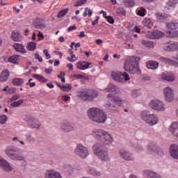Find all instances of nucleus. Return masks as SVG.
<instances>
[{
    "instance_id": "obj_1",
    "label": "nucleus",
    "mask_w": 178,
    "mask_h": 178,
    "mask_svg": "<svg viewBox=\"0 0 178 178\" xmlns=\"http://www.w3.org/2000/svg\"><path fill=\"white\" fill-rule=\"evenodd\" d=\"M92 136L100 141V143H103L105 145H112L113 141H115V139L111 133L102 129H93Z\"/></svg>"
},
{
    "instance_id": "obj_2",
    "label": "nucleus",
    "mask_w": 178,
    "mask_h": 178,
    "mask_svg": "<svg viewBox=\"0 0 178 178\" xmlns=\"http://www.w3.org/2000/svg\"><path fill=\"white\" fill-rule=\"evenodd\" d=\"M88 116L92 122L104 124L106 122L108 117L104 111L99 108L91 107L88 110Z\"/></svg>"
},
{
    "instance_id": "obj_3",
    "label": "nucleus",
    "mask_w": 178,
    "mask_h": 178,
    "mask_svg": "<svg viewBox=\"0 0 178 178\" xmlns=\"http://www.w3.org/2000/svg\"><path fill=\"white\" fill-rule=\"evenodd\" d=\"M138 57H131L127 60L124 63V69L126 72H129L131 74H139L141 72L140 66L138 65Z\"/></svg>"
},
{
    "instance_id": "obj_4",
    "label": "nucleus",
    "mask_w": 178,
    "mask_h": 178,
    "mask_svg": "<svg viewBox=\"0 0 178 178\" xmlns=\"http://www.w3.org/2000/svg\"><path fill=\"white\" fill-rule=\"evenodd\" d=\"M140 118L148 126L152 127L159 123V116L155 113H151L149 111L145 110L140 113Z\"/></svg>"
},
{
    "instance_id": "obj_5",
    "label": "nucleus",
    "mask_w": 178,
    "mask_h": 178,
    "mask_svg": "<svg viewBox=\"0 0 178 178\" xmlns=\"http://www.w3.org/2000/svg\"><path fill=\"white\" fill-rule=\"evenodd\" d=\"M107 98L108 102L106 104L105 106L108 111H116V109H118L116 105H118V106H123V105H124V100L116 97L112 94H108Z\"/></svg>"
},
{
    "instance_id": "obj_6",
    "label": "nucleus",
    "mask_w": 178,
    "mask_h": 178,
    "mask_svg": "<svg viewBox=\"0 0 178 178\" xmlns=\"http://www.w3.org/2000/svg\"><path fill=\"white\" fill-rule=\"evenodd\" d=\"M77 97L83 101H92V99L98 97V92L85 89L79 91L77 92Z\"/></svg>"
},
{
    "instance_id": "obj_7",
    "label": "nucleus",
    "mask_w": 178,
    "mask_h": 178,
    "mask_svg": "<svg viewBox=\"0 0 178 178\" xmlns=\"http://www.w3.org/2000/svg\"><path fill=\"white\" fill-rule=\"evenodd\" d=\"M149 106L156 112H165L166 111V105L163 102L159 99L151 100Z\"/></svg>"
},
{
    "instance_id": "obj_8",
    "label": "nucleus",
    "mask_w": 178,
    "mask_h": 178,
    "mask_svg": "<svg viewBox=\"0 0 178 178\" xmlns=\"http://www.w3.org/2000/svg\"><path fill=\"white\" fill-rule=\"evenodd\" d=\"M111 77L115 81H118V83H123V81H129L130 80V76L127 72L122 74V72H113L111 73Z\"/></svg>"
},
{
    "instance_id": "obj_9",
    "label": "nucleus",
    "mask_w": 178,
    "mask_h": 178,
    "mask_svg": "<svg viewBox=\"0 0 178 178\" xmlns=\"http://www.w3.org/2000/svg\"><path fill=\"white\" fill-rule=\"evenodd\" d=\"M23 119L25 122H27L28 126L31 129H38L41 127V122L30 115H24Z\"/></svg>"
},
{
    "instance_id": "obj_10",
    "label": "nucleus",
    "mask_w": 178,
    "mask_h": 178,
    "mask_svg": "<svg viewBox=\"0 0 178 178\" xmlns=\"http://www.w3.org/2000/svg\"><path fill=\"white\" fill-rule=\"evenodd\" d=\"M163 95L166 102H173L175 101V90L173 88L167 86L163 88Z\"/></svg>"
},
{
    "instance_id": "obj_11",
    "label": "nucleus",
    "mask_w": 178,
    "mask_h": 178,
    "mask_svg": "<svg viewBox=\"0 0 178 178\" xmlns=\"http://www.w3.org/2000/svg\"><path fill=\"white\" fill-rule=\"evenodd\" d=\"M74 154L79 156H88V155H90V152H88V149L83 145V144L79 143L76 145L74 149Z\"/></svg>"
},
{
    "instance_id": "obj_12",
    "label": "nucleus",
    "mask_w": 178,
    "mask_h": 178,
    "mask_svg": "<svg viewBox=\"0 0 178 178\" xmlns=\"http://www.w3.org/2000/svg\"><path fill=\"white\" fill-rule=\"evenodd\" d=\"M93 152L97 156H108L109 152L108 149H101V144L96 143L92 147Z\"/></svg>"
},
{
    "instance_id": "obj_13",
    "label": "nucleus",
    "mask_w": 178,
    "mask_h": 178,
    "mask_svg": "<svg viewBox=\"0 0 178 178\" xmlns=\"http://www.w3.org/2000/svg\"><path fill=\"white\" fill-rule=\"evenodd\" d=\"M60 127L63 133H70V131L74 130V124L70 122H65L61 124Z\"/></svg>"
},
{
    "instance_id": "obj_14",
    "label": "nucleus",
    "mask_w": 178,
    "mask_h": 178,
    "mask_svg": "<svg viewBox=\"0 0 178 178\" xmlns=\"http://www.w3.org/2000/svg\"><path fill=\"white\" fill-rule=\"evenodd\" d=\"M33 24L34 27H35L36 29H40V30H44V29L47 27L45 23H44V19L40 18L38 17L33 19Z\"/></svg>"
},
{
    "instance_id": "obj_15",
    "label": "nucleus",
    "mask_w": 178,
    "mask_h": 178,
    "mask_svg": "<svg viewBox=\"0 0 178 178\" xmlns=\"http://www.w3.org/2000/svg\"><path fill=\"white\" fill-rule=\"evenodd\" d=\"M163 49L165 51H176L178 49V42H170L164 44Z\"/></svg>"
},
{
    "instance_id": "obj_16",
    "label": "nucleus",
    "mask_w": 178,
    "mask_h": 178,
    "mask_svg": "<svg viewBox=\"0 0 178 178\" xmlns=\"http://www.w3.org/2000/svg\"><path fill=\"white\" fill-rule=\"evenodd\" d=\"M162 80L173 82L175 80V74L172 72H165L161 74Z\"/></svg>"
},
{
    "instance_id": "obj_17",
    "label": "nucleus",
    "mask_w": 178,
    "mask_h": 178,
    "mask_svg": "<svg viewBox=\"0 0 178 178\" xmlns=\"http://www.w3.org/2000/svg\"><path fill=\"white\" fill-rule=\"evenodd\" d=\"M46 178H62V175L59 172L55 171L54 170H50L47 172L45 175Z\"/></svg>"
},
{
    "instance_id": "obj_18",
    "label": "nucleus",
    "mask_w": 178,
    "mask_h": 178,
    "mask_svg": "<svg viewBox=\"0 0 178 178\" xmlns=\"http://www.w3.org/2000/svg\"><path fill=\"white\" fill-rule=\"evenodd\" d=\"M0 166L6 170V172H12V166L4 159H0Z\"/></svg>"
},
{
    "instance_id": "obj_19",
    "label": "nucleus",
    "mask_w": 178,
    "mask_h": 178,
    "mask_svg": "<svg viewBox=\"0 0 178 178\" xmlns=\"http://www.w3.org/2000/svg\"><path fill=\"white\" fill-rule=\"evenodd\" d=\"M169 152L170 154V156H178V145L177 144L170 145Z\"/></svg>"
},
{
    "instance_id": "obj_20",
    "label": "nucleus",
    "mask_w": 178,
    "mask_h": 178,
    "mask_svg": "<svg viewBox=\"0 0 178 178\" xmlns=\"http://www.w3.org/2000/svg\"><path fill=\"white\" fill-rule=\"evenodd\" d=\"M91 63L85 61H80L76 63V67L79 70H86V69H88L89 66Z\"/></svg>"
},
{
    "instance_id": "obj_21",
    "label": "nucleus",
    "mask_w": 178,
    "mask_h": 178,
    "mask_svg": "<svg viewBox=\"0 0 178 178\" xmlns=\"http://www.w3.org/2000/svg\"><path fill=\"white\" fill-rule=\"evenodd\" d=\"M146 66L147 69H150L151 70H155V69H158L159 66V63L156 61L149 60L146 63Z\"/></svg>"
},
{
    "instance_id": "obj_22",
    "label": "nucleus",
    "mask_w": 178,
    "mask_h": 178,
    "mask_svg": "<svg viewBox=\"0 0 178 178\" xmlns=\"http://www.w3.org/2000/svg\"><path fill=\"white\" fill-rule=\"evenodd\" d=\"M130 95L131 97H132V98H135V99H137V98L141 99L143 97V93H141V92L138 89H134L131 91Z\"/></svg>"
},
{
    "instance_id": "obj_23",
    "label": "nucleus",
    "mask_w": 178,
    "mask_h": 178,
    "mask_svg": "<svg viewBox=\"0 0 178 178\" xmlns=\"http://www.w3.org/2000/svg\"><path fill=\"white\" fill-rule=\"evenodd\" d=\"M143 173L145 178H161L158 174L150 170H145Z\"/></svg>"
},
{
    "instance_id": "obj_24",
    "label": "nucleus",
    "mask_w": 178,
    "mask_h": 178,
    "mask_svg": "<svg viewBox=\"0 0 178 178\" xmlns=\"http://www.w3.org/2000/svg\"><path fill=\"white\" fill-rule=\"evenodd\" d=\"M6 154L10 156H13L17 152V149L13 146H9L6 149Z\"/></svg>"
},
{
    "instance_id": "obj_25",
    "label": "nucleus",
    "mask_w": 178,
    "mask_h": 178,
    "mask_svg": "<svg viewBox=\"0 0 178 178\" xmlns=\"http://www.w3.org/2000/svg\"><path fill=\"white\" fill-rule=\"evenodd\" d=\"M9 76H10V74L8 70L3 71L0 75V81H6L9 79Z\"/></svg>"
},
{
    "instance_id": "obj_26",
    "label": "nucleus",
    "mask_w": 178,
    "mask_h": 178,
    "mask_svg": "<svg viewBox=\"0 0 178 178\" xmlns=\"http://www.w3.org/2000/svg\"><path fill=\"white\" fill-rule=\"evenodd\" d=\"M178 3V0H169L165 6L166 9L170 10V9H174L176 5Z\"/></svg>"
},
{
    "instance_id": "obj_27",
    "label": "nucleus",
    "mask_w": 178,
    "mask_h": 178,
    "mask_svg": "<svg viewBox=\"0 0 178 178\" xmlns=\"http://www.w3.org/2000/svg\"><path fill=\"white\" fill-rule=\"evenodd\" d=\"M14 49L17 51V52H21L22 54H26V49H24V46L22 44L15 43L13 45Z\"/></svg>"
},
{
    "instance_id": "obj_28",
    "label": "nucleus",
    "mask_w": 178,
    "mask_h": 178,
    "mask_svg": "<svg viewBox=\"0 0 178 178\" xmlns=\"http://www.w3.org/2000/svg\"><path fill=\"white\" fill-rule=\"evenodd\" d=\"M155 16L158 22H164V20H166V18L168 17V15L162 13H156Z\"/></svg>"
},
{
    "instance_id": "obj_29",
    "label": "nucleus",
    "mask_w": 178,
    "mask_h": 178,
    "mask_svg": "<svg viewBox=\"0 0 178 178\" xmlns=\"http://www.w3.org/2000/svg\"><path fill=\"white\" fill-rule=\"evenodd\" d=\"M12 83L13 86L20 87L23 84V83H24V81L23 80V79L15 78L14 79H13Z\"/></svg>"
},
{
    "instance_id": "obj_30",
    "label": "nucleus",
    "mask_w": 178,
    "mask_h": 178,
    "mask_svg": "<svg viewBox=\"0 0 178 178\" xmlns=\"http://www.w3.org/2000/svg\"><path fill=\"white\" fill-rule=\"evenodd\" d=\"M166 27L168 30H176L178 29L177 22H168L166 24Z\"/></svg>"
},
{
    "instance_id": "obj_31",
    "label": "nucleus",
    "mask_w": 178,
    "mask_h": 178,
    "mask_svg": "<svg viewBox=\"0 0 178 178\" xmlns=\"http://www.w3.org/2000/svg\"><path fill=\"white\" fill-rule=\"evenodd\" d=\"M33 77H34V79H36V80H38V81H40V83H47L48 81V79L44 78V76H41L40 74H33Z\"/></svg>"
},
{
    "instance_id": "obj_32",
    "label": "nucleus",
    "mask_w": 178,
    "mask_h": 178,
    "mask_svg": "<svg viewBox=\"0 0 178 178\" xmlns=\"http://www.w3.org/2000/svg\"><path fill=\"white\" fill-rule=\"evenodd\" d=\"M144 149V141L139 140L137 147H135L136 152H141Z\"/></svg>"
},
{
    "instance_id": "obj_33",
    "label": "nucleus",
    "mask_w": 178,
    "mask_h": 178,
    "mask_svg": "<svg viewBox=\"0 0 178 178\" xmlns=\"http://www.w3.org/2000/svg\"><path fill=\"white\" fill-rule=\"evenodd\" d=\"M11 37L13 41H15V42L20 41V40H22V36L20 35V33L17 31L13 32Z\"/></svg>"
},
{
    "instance_id": "obj_34",
    "label": "nucleus",
    "mask_w": 178,
    "mask_h": 178,
    "mask_svg": "<svg viewBox=\"0 0 178 178\" xmlns=\"http://www.w3.org/2000/svg\"><path fill=\"white\" fill-rule=\"evenodd\" d=\"M115 91H118V88L112 84L108 85L105 89V92H115Z\"/></svg>"
},
{
    "instance_id": "obj_35",
    "label": "nucleus",
    "mask_w": 178,
    "mask_h": 178,
    "mask_svg": "<svg viewBox=\"0 0 178 178\" xmlns=\"http://www.w3.org/2000/svg\"><path fill=\"white\" fill-rule=\"evenodd\" d=\"M119 155L120 156H130L131 155V153H130V151L124 149H121L118 151Z\"/></svg>"
},
{
    "instance_id": "obj_36",
    "label": "nucleus",
    "mask_w": 178,
    "mask_h": 178,
    "mask_svg": "<svg viewBox=\"0 0 178 178\" xmlns=\"http://www.w3.org/2000/svg\"><path fill=\"white\" fill-rule=\"evenodd\" d=\"M18 60H19V55L11 56L8 58V62H9L10 63L16 64L17 63Z\"/></svg>"
},
{
    "instance_id": "obj_37",
    "label": "nucleus",
    "mask_w": 178,
    "mask_h": 178,
    "mask_svg": "<svg viewBox=\"0 0 178 178\" xmlns=\"http://www.w3.org/2000/svg\"><path fill=\"white\" fill-rule=\"evenodd\" d=\"M167 37H171L172 38H177L178 31H169L166 33Z\"/></svg>"
},
{
    "instance_id": "obj_38",
    "label": "nucleus",
    "mask_w": 178,
    "mask_h": 178,
    "mask_svg": "<svg viewBox=\"0 0 178 178\" xmlns=\"http://www.w3.org/2000/svg\"><path fill=\"white\" fill-rule=\"evenodd\" d=\"M24 101L23 99H19L18 101L13 102L11 104V106L13 108H20L22 105H23Z\"/></svg>"
},
{
    "instance_id": "obj_39",
    "label": "nucleus",
    "mask_w": 178,
    "mask_h": 178,
    "mask_svg": "<svg viewBox=\"0 0 178 178\" xmlns=\"http://www.w3.org/2000/svg\"><path fill=\"white\" fill-rule=\"evenodd\" d=\"M60 90L62 91H65V92H69L72 90V85L69 83L63 85V86H60Z\"/></svg>"
},
{
    "instance_id": "obj_40",
    "label": "nucleus",
    "mask_w": 178,
    "mask_h": 178,
    "mask_svg": "<svg viewBox=\"0 0 178 178\" xmlns=\"http://www.w3.org/2000/svg\"><path fill=\"white\" fill-rule=\"evenodd\" d=\"M37 48V44L34 42H30L28 44L27 49L29 51H35Z\"/></svg>"
},
{
    "instance_id": "obj_41",
    "label": "nucleus",
    "mask_w": 178,
    "mask_h": 178,
    "mask_svg": "<svg viewBox=\"0 0 178 178\" xmlns=\"http://www.w3.org/2000/svg\"><path fill=\"white\" fill-rule=\"evenodd\" d=\"M137 15L138 16H141L142 17H144V16H145V15H147V10L143 7H141L140 8H139L137 10Z\"/></svg>"
},
{
    "instance_id": "obj_42",
    "label": "nucleus",
    "mask_w": 178,
    "mask_h": 178,
    "mask_svg": "<svg viewBox=\"0 0 178 178\" xmlns=\"http://www.w3.org/2000/svg\"><path fill=\"white\" fill-rule=\"evenodd\" d=\"M165 35V33L160 31H154V39L162 38Z\"/></svg>"
},
{
    "instance_id": "obj_43",
    "label": "nucleus",
    "mask_w": 178,
    "mask_h": 178,
    "mask_svg": "<svg viewBox=\"0 0 178 178\" xmlns=\"http://www.w3.org/2000/svg\"><path fill=\"white\" fill-rule=\"evenodd\" d=\"M88 172L90 173V175H92V176H97V177L101 176V172L97 171L94 168L88 170Z\"/></svg>"
},
{
    "instance_id": "obj_44",
    "label": "nucleus",
    "mask_w": 178,
    "mask_h": 178,
    "mask_svg": "<svg viewBox=\"0 0 178 178\" xmlns=\"http://www.w3.org/2000/svg\"><path fill=\"white\" fill-rule=\"evenodd\" d=\"M83 15L84 16V17H86V16H88L89 17H91V16H92V10H91V9L87 7L85 8V11Z\"/></svg>"
},
{
    "instance_id": "obj_45",
    "label": "nucleus",
    "mask_w": 178,
    "mask_h": 178,
    "mask_svg": "<svg viewBox=\"0 0 178 178\" xmlns=\"http://www.w3.org/2000/svg\"><path fill=\"white\" fill-rule=\"evenodd\" d=\"M142 44L145 45L147 48H154V42L147 41V40H143L142 42Z\"/></svg>"
},
{
    "instance_id": "obj_46",
    "label": "nucleus",
    "mask_w": 178,
    "mask_h": 178,
    "mask_svg": "<svg viewBox=\"0 0 178 178\" xmlns=\"http://www.w3.org/2000/svg\"><path fill=\"white\" fill-rule=\"evenodd\" d=\"M67 12H69V8L62 10L58 13L57 17L58 18L63 17V16H65L67 14Z\"/></svg>"
},
{
    "instance_id": "obj_47",
    "label": "nucleus",
    "mask_w": 178,
    "mask_h": 178,
    "mask_svg": "<svg viewBox=\"0 0 178 178\" xmlns=\"http://www.w3.org/2000/svg\"><path fill=\"white\" fill-rule=\"evenodd\" d=\"M145 34L147 38L154 40V31H147L145 32Z\"/></svg>"
},
{
    "instance_id": "obj_48",
    "label": "nucleus",
    "mask_w": 178,
    "mask_h": 178,
    "mask_svg": "<svg viewBox=\"0 0 178 178\" xmlns=\"http://www.w3.org/2000/svg\"><path fill=\"white\" fill-rule=\"evenodd\" d=\"M8 122V116L3 115L0 116V124H6Z\"/></svg>"
},
{
    "instance_id": "obj_49",
    "label": "nucleus",
    "mask_w": 178,
    "mask_h": 178,
    "mask_svg": "<svg viewBox=\"0 0 178 178\" xmlns=\"http://www.w3.org/2000/svg\"><path fill=\"white\" fill-rule=\"evenodd\" d=\"M86 3H87V0H78L74 6H81Z\"/></svg>"
},
{
    "instance_id": "obj_50",
    "label": "nucleus",
    "mask_w": 178,
    "mask_h": 178,
    "mask_svg": "<svg viewBox=\"0 0 178 178\" xmlns=\"http://www.w3.org/2000/svg\"><path fill=\"white\" fill-rule=\"evenodd\" d=\"M27 141H29V143H34L35 141V138H34L30 134H27L25 135Z\"/></svg>"
},
{
    "instance_id": "obj_51",
    "label": "nucleus",
    "mask_w": 178,
    "mask_h": 178,
    "mask_svg": "<svg viewBox=\"0 0 178 178\" xmlns=\"http://www.w3.org/2000/svg\"><path fill=\"white\" fill-rule=\"evenodd\" d=\"M124 5L126 6H134V0H124Z\"/></svg>"
},
{
    "instance_id": "obj_52",
    "label": "nucleus",
    "mask_w": 178,
    "mask_h": 178,
    "mask_svg": "<svg viewBox=\"0 0 178 178\" xmlns=\"http://www.w3.org/2000/svg\"><path fill=\"white\" fill-rule=\"evenodd\" d=\"M67 60H69V62H76V60H77V59H79L78 57L76 56V55L74 54H72L71 57H67Z\"/></svg>"
},
{
    "instance_id": "obj_53",
    "label": "nucleus",
    "mask_w": 178,
    "mask_h": 178,
    "mask_svg": "<svg viewBox=\"0 0 178 178\" xmlns=\"http://www.w3.org/2000/svg\"><path fill=\"white\" fill-rule=\"evenodd\" d=\"M61 99L63 102H67V101H70V96L68 95L61 96Z\"/></svg>"
},
{
    "instance_id": "obj_54",
    "label": "nucleus",
    "mask_w": 178,
    "mask_h": 178,
    "mask_svg": "<svg viewBox=\"0 0 178 178\" xmlns=\"http://www.w3.org/2000/svg\"><path fill=\"white\" fill-rule=\"evenodd\" d=\"M117 13H118V15H126V11L123 8H118L117 9Z\"/></svg>"
},
{
    "instance_id": "obj_55",
    "label": "nucleus",
    "mask_w": 178,
    "mask_h": 178,
    "mask_svg": "<svg viewBox=\"0 0 178 178\" xmlns=\"http://www.w3.org/2000/svg\"><path fill=\"white\" fill-rule=\"evenodd\" d=\"M149 23H151V20H149V19L148 18H145L143 19V24H144V26H145L146 27H148V26H149Z\"/></svg>"
},
{
    "instance_id": "obj_56",
    "label": "nucleus",
    "mask_w": 178,
    "mask_h": 178,
    "mask_svg": "<svg viewBox=\"0 0 178 178\" xmlns=\"http://www.w3.org/2000/svg\"><path fill=\"white\" fill-rule=\"evenodd\" d=\"M105 19H107V22H108L110 24H113V23H115V20L113 19V17L111 16L105 17Z\"/></svg>"
},
{
    "instance_id": "obj_57",
    "label": "nucleus",
    "mask_w": 178,
    "mask_h": 178,
    "mask_svg": "<svg viewBox=\"0 0 178 178\" xmlns=\"http://www.w3.org/2000/svg\"><path fill=\"white\" fill-rule=\"evenodd\" d=\"M33 81V79H30L26 83V86H29V87H35V82H31Z\"/></svg>"
},
{
    "instance_id": "obj_58",
    "label": "nucleus",
    "mask_w": 178,
    "mask_h": 178,
    "mask_svg": "<svg viewBox=\"0 0 178 178\" xmlns=\"http://www.w3.org/2000/svg\"><path fill=\"white\" fill-rule=\"evenodd\" d=\"M20 98V96L19 95H13L11 99H10V102H13V101H17Z\"/></svg>"
},
{
    "instance_id": "obj_59",
    "label": "nucleus",
    "mask_w": 178,
    "mask_h": 178,
    "mask_svg": "<svg viewBox=\"0 0 178 178\" xmlns=\"http://www.w3.org/2000/svg\"><path fill=\"white\" fill-rule=\"evenodd\" d=\"M152 150L154 152H157L158 154H159V155H162V150H161V149H159V147H154Z\"/></svg>"
},
{
    "instance_id": "obj_60",
    "label": "nucleus",
    "mask_w": 178,
    "mask_h": 178,
    "mask_svg": "<svg viewBox=\"0 0 178 178\" xmlns=\"http://www.w3.org/2000/svg\"><path fill=\"white\" fill-rule=\"evenodd\" d=\"M16 92V89L15 88H10L7 90L8 94H15Z\"/></svg>"
},
{
    "instance_id": "obj_61",
    "label": "nucleus",
    "mask_w": 178,
    "mask_h": 178,
    "mask_svg": "<svg viewBox=\"0 0 178 178\" xmlns=\"http://www.w3.org/2000/svg\"><path fill=\"white\" fill-rule=\"evenodd\" d=\"M43 54H44L47 59H50L51 58V54H49V53H48V49H44L43 50Z\"/></svg>"
},
{
    "instance_id": "obj_62",
    "label": "nucleus",
    "mask_w": 178,
    "mask_h": 178,
    "mask_svg": "<svg viewBox=\"0 0 178 178\" xmlns=\"http://www.w3.org/2000/svg\"><path fill=\"white\" fill-rule=\"evenodd\" d=\"M98 22H99V17L96 16V19L93 22H92V26H95L98 24Z\"/></svg>"
},
{
    "instance_id": "obj_63",
    "label": "nucleus",
    "mask_w": 178,
    "mask_h": 178,
    "mask_svg": "<svg viewBox=\"0 0 178 178\" xmlns=\"http://www.w3.org/2000/svg\"><path fill=\"white\" fill-rule=\"evenodd\" d=\"M35 59H38L39 62H42V57L40 56V54H35Z\"/></svg>"
},
{
    "instance_id": "obj_64",
    "label": "nucleus",
    "mask_w": 178,
    "mask_h": 178,
    "mask_svg": "<svg viewBox=\"0 0 178 178\" xmlns=\"http://www.w3.org/2000/svg\"><path fill=\"white\" fill-rule=\"evenodd\" d=\"M72 77L74 79H83V77H84V76L81 74H74L72 76Z\"/></svg>"
}]
</instances>
